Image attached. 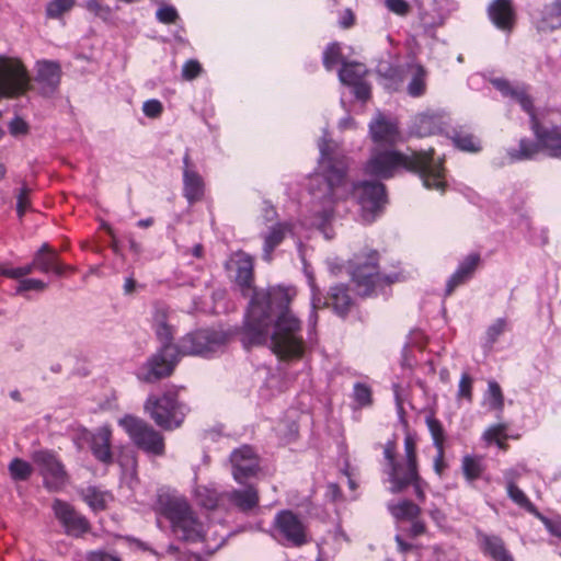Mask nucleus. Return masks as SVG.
<instances>
[{
	"instance_id": "1",
	"label": "nucleus",
	"mask_w": 561,
	"mask_h": 561,
	"mask_svg": "<svg viewBox=\"0 0 561 561\" xmlns=\"http://www.w3.org/2000/svg\"><path fill=\"white\" fill-rule=\"evenodd\" d=\"M318 146L320 158L310 182L312 225L324 231L333 218V205L351 194L356 196L364 220L373 221L386 204L385 186L378 182L351 184L347 180V158L325 138Z\"/></svg>"
},
{
	"instance_id": "2",
	"label": "nucleus",
	"mask_w": 561,
	"mask_h": 561,
	"mask_svg": "<svg viewBox=\"0 0 561 561\" xmlns=\"http://www.w3.org/2000/svg\"><path fill=\"white\" fill-rule=\"evenodd\" d=\"M242 342L245 346L270 342L271 351L286 363L302 359L309 351L298 318H245Z\"/></svg>"
},
{
	"instance_id": "3",
	"label": "nucleus",
	"mask_w": 561,
	"mask_h": 561,
	"mask_svg": "<svg viewBox=\"0 0 561 561\" xmlns=\"http://www.w3.org/2000/svg\"><path fill=\"white\" fill-rule=\"evenodd\" d=\"M492 83L503 95L518 102L531 118V128L537 144L522 140L519 151L514 158L531 159L541 149L549 157L561 160V107L548 110L541 118H538L534 113L533 100L524 87H512L508 81L503 79H494Z\"/></svg>"
},
{
	"instance_id": "4",
	"label": "nucleus",
	"mask_w": 561,
	"mask_h": 561,
	"mask_svg": "<svg viewBox=\"0 0 561 561\" xmlns=\"http://www.w3.org/2000/svg\"><path fill=\"white\" fill-rule=\"evenodd\" d=\"M399 167L419 174L426 188L444 192L446 187L443 160L434 158V150L411 151L410 154L393 150H375L367 161L365 172L382 179L392 176Z\"/></svg>"
},
{
	"instance_id": "5",
	"label": "nucleus",
	"mask_w": 561,
	"mask_h": 561,
	"mask_svg": "<svg viewBox=\"0 0 561 561\" xmlns=\"http://www.w3.org/2000/svg\"><path fill=\"white\" fill-rule=\"evenodd\" d=\"M236 257L234 280L242 296L248 299V316H288L296 289L283 286H254L252 257L244 252L236 253Z\"/></svg>"
},
{
	"instance_id": "6",
	"label": "nucleus",
	"mask_w": 561,
	"mask_h": 561,
	"mask_svg": "<svg viewBox=\"0 0 561 561\" xmlns=\"http://www.w3.org/2000/svg\"><path fill=\"white\" fill-rule=\"evenodd\" d=\"M385 473L391 483L390 492L401 493L411 482L419 479V461L416 439L412 434L404 437V456L402 459L397 457L396 440H388L383 446Z\"/></svg>"
},
{
	"instance_id": "7",
	"label": "nucleus",
	"mask_w": 561,
	"mask_h": 561,
	"mask_svg": "<svg viewBox=\"0 0 561 561\" xmlns=\"http://www.w3.org/2000/svg\"><path fill=\"white\" fill-rule=\"evenodd\" d=\"M180 388L171 386L161 394H150L145 401V411L162 430L172 431L180 427L188 408L179 399Z\"/></svg>"
},
{
	"instance_id": "8",
	"label": "nucleus",
	"mask_w": 561,
	"mask_h": 561,
	"mask_svg": "<svg viewBox=\"0 0 561 561\" xmlns=\"http://www.w3.org/2000/svg\"><path fill=\"white\" fill-rule=\"evenodd\" d=\"M350 273L360 296L375 295L399 279L398 275H381L378 272V253L370 251L355 255L350 262Z\"/></svg>"
},
{
	"instance_id": "9",
	"label": "nucleus",
	"mask_w": 561,
	"mask_h": 561,
	"mask_svg": "<svg viewBox=\"0 0 561 561\" xmlns=\"http://www.w3.org/2000/svg\"><path fill=\"white\" fill-rule=\"evenodd\" d=\"M159 504L163 515L171 522L173 531L183 540L196 541L203 536L187 501L182 496L160 495Z\"/></svg>"
},
{
	"instance_id": "10",
	"label": "nucleus",
	"mask_w": 561,
	"mask_h": 561,
	"mask_svg": "<svg viewBox=\"0 0 561 561\" xmlns=\"http://www.w3.org/2000/svg\"><path fill=\"white\" fill-rule=\"evenodd\" d=\"M229 337L230 334L221 330L199 329L184 335L175 347L181 356H206L224 346Z\"/></svg>"
},
{
	"instance_id": "11",
	"label": "nucleus",
	"mask_w": 561,
	"mask_h": 561,
	"mask_svg": "<svg viewBox=\"0 0 561 561\" xmlns=\"http://www.w3.org/2000/svg\"><path fill=\"white\" fill-rule=\"evenodd\" d=\"M118 424L126 431L131 440L142 450L154 456L164 454V438L144 420L134 415H125Z\"/></svg>"
},
{
	"instance_id": "12",
	"label": "nucleus",
	"mask_w": 561,
	"mask_h": 561,
	"mask_svg": "<svg viewBox=\"0 0 561 561\" xmlns=\"http://www.w3.org/2000/svg\"><path fill=\"white\" fill-rule=\"evenodd\" d=\"M30 82L28 73L19 59L0 56V100L24 94Z\"/></svg>"
},
{
	"instance_id": "13",
	"label": "nucleus",
	"mask_w": 561,
	"mask_h": 561,
	"mask_svg": "<svg viewBox=\"0 0 561 561\" xmlns=\"http://www.w3.org/2000/svg\"><path fill=\"white\" fill-rule=\"evenodd\" d=\"M175 346H161L157 353L151 355L142 365L138 378L147 383H154L170 377L180 359Z\"/></svg>"
},
{
	"instance_id": "14",
	"label": "nucleus",
	"mask_w": 561,
	"mask_h": 561,
	"mask_svg": "<svg viewBox=\"0 0 561 561\" xmlns=\"http://www.w3.org/2000/svg\"><path fill=\"white\" fill-rule=\"evenodd\" d=\"M33 460L39 467L44 484L49 491H59L66 485L68 474L55 454L39 450L34 454Z\"/></svg>"
},
{
	"instance_id": "15",
	"label": "nucleus",
	"mask_w": 561,
	"mask_h": 561,
	"mask_svg": "<svg viewBox=\"0 0 561 561\" xmlns=\"http://www.w3.org/2000/svg\"><path fill=\"white\" fill-rule=\"evenodd\" d=\"M277 538L290 546L300 547L307 542V528L291 511L279 512L274 519Z\"/></svg>"
},
{
	"instance_id": "16",
	"label": "nucleus",
	"mask_w": 561,
	"mask_h": 561,
	"mask_svg": "<svg viewBox=\"0 0 561 561\" xmlns=\"http://www.w3.org/2000/svg\"><path fill=\"white\" fill-rule=\"evenodd\" d=\"M53 511L56 518L64 526L66 534L78 537L89 530L90 526L87 518L78 514L69 503L55 500Z\"/></svg>"
},
{
	"instance_id": "17",
	"label": "nucleus",
	"mask_w": 561,
	"mask_h": 561,
	"mask_svg": "<svg viewBox=\"0 0 561 561\" xmlns=\"http://www.w3.org/2000/svg\"><path fill=\"white\" fill-rule=\"evenodd\" d=\"M352 304V298L343 285L332 287L324 300L317 296L316 288L312 285V308L316 312L328 309L337 313H346L351 311Z\"/></svg>"
},
{
	"instance_id": "18",
	"label": "nucleus",
	"mask_w": 561,
	"mask_h": 561,
	"mask_svg": "<svg viewBox=\"0 0 561 561\" xmlns=\"http://www.w3.org/2000/svg\"><path fill=\"white\" fill-rule=\"evenodd\" d=\"M230 461L233 467V478L237 482L243 483L244 480L254 476L259 470V459L252 447L244 445L236 449Z\"/></svg>"
},
{
	"instance_id": "19",
	"label": "nucleus",
	"mask_w": 561,
	"mask_h": 561,
	"mask_svg": "<svg viewBox=\"0 0 561 561\" xmlns=\"http://www.w3.org/2000/svg\"><path fill=\"white\" fill-rule=\"evenodd\" d=\"M60 66L57 62L42 60L36 64L35 82L43 95H51L60 83Z\"/></svg>"
},
{
	"instance_id": "20",
	"label": "nucleus",
	"mask_w": 561,
	"mask_h": 561,
	"mask_svg": "<svg viewBox=\"0 0 561 561\" xmlns=\"http://www.w3.org/2000/svg\"><path fill=\"white\" fill-rule=\"evenodd\" d=\"M369 131L373 140L378 145L393 146L400 140L397 124L386 119L381 114L369 124Z\"/></svg>"
},
{
	"instance_id": "21",
	"label": "nucleus",
	"mask_w": 561,
	"mask_h": 561,
	"mask_svg": "<svg viewBox=\"0 0 561 561\" xmlns=\"http://www.w3.org/2000/svg\"><path fill=\"white\" fill-rule=\"evenodd\" d=\"M488 14L493 24L506 32H511L515 23V11L512 0H493L488 8Z\"/></svg>"
},
{
	"instance_id": "22",
	"label": "nucleus",
	"mask_w": 561,
	"mask_h": 561,
	"mask_svg": "<svg viewBox=\"0 0 561 561\" xmlns=\"http://www.w3.org/2000/svg\"><path fill=\"white\" fill-rule=\"evenodd\" d=\"M477 540L481 551L494 561H514L501 537L477 530Z\"/></svg>"
},
{
	"instance_id": "23",
	"label": "nucleus",
	"mask_w": 561,
	"mask_h": 561,
	"mask_svg": "<svg viewBox=\"0 0 561 561\" xmlns=\"http://www.w3.org/2000/svg\"><path fill=\"white\" fill-rule=\"evenodd\" d=\"M112 430L108 425L99 427L90 439V447L93 456L103 463H111L113 455L111 450Z\"/></svg>"
},
{
	"instance_id": "24",
	"label": "nucleus",
	"mask_w": 561,
	"mask_h": 561,
	"mask_svg": "<svg viewBox=\"0 0 561 561\" xmlns=\"http://www.w3.org/2000/svg\"><path fill=\"white\" fill-rule=\"evenodd\" d=\"M34 265L36 270L42 273H54L56 275H62L66 265L59 261L58 253L53 250L47 243H44L34 255Z\"/></svg>"
},
{
	"instance_id": "25",
	"label": "nucleus",
	"mask_w": 561,
	"mask_h": 561,
	"mask_svg": "<svg viewBox=\"0 0 561 561\" xmlns=\"http://www.w3.org/2000/svg\"><path fill=\"white\" fill-rule=\"evenodd\" d=\"M444 117L434 112H425L415 116L411 126V134L417 137H426L442 130Z\"/></svg>"
},
{
	"instance_id": "26",
	"label": "nucleus",
	"mask_w": 561,
	"mask_h": 561,
	"mask_svg": "<svg viewBox=\"0 0 561 561\" xmlns=\"http://www.w3.org/2000/svg\"><path fill=\"white\" fill-rule=\"evenodd\" d=\"M295 233V226L290 222H278L273 226L264 236L263 259L271 262L274 249L283 242L287 234Z\"/></svg>"
},
{
	"instance_id": "27",
	"label": "nucleus",
	"mask_w": 561,
	"mask_h": 561,
	"mask_svg": "<svg viewBox=\"0 0 561 561\" xmlns=\"http://www.w3.org/2000/svg\"><path fill=\"white\" fill-rule=\"evenodd\" d=\"M226 501L243 513H248L259 505L260 496L257 490L249 485L243 490L225 492Z\"/></svg>"
},
{
	"instance_id": "28",
	"label": "nucleus",
	"mask_w": 561,
	"mask_h": 561,
	"mask_svg": "<svg viewBox=\"0 0 561 561\" xmlns=\"http://www.w3.org/2000/svg\"><path fill=\"white\" fill-rule=\"evenodd\" d=\"M480 261L479 254L468 255L463 262L460 263L457 271L450 276L447 283V294H451L456 287L468 280L476 271Z\"/></svg>"
},
{
	"instance_id": "29",
	"label": "nucleus",
	"mask_w": 561,
	"mask_h": 561,
	"mask_svg": "<svg viewBox=\"0 0 561 561\" xmlns=\"http://www.w3.org/2000/svg\"><path fill=\"white\" fill-rule=\"evenodd\" d=\"M184 196L190 203L199 201L204 194V182L202 176L192 169H184L183 172Z\"/></svg>"
},
{
	"instance_id": "30",
	"label": "nucleus",
	"mask_w": 561,
	"mask_h": 561,
	"mask_svg": "<svg viewBox=\"0 0 561 561\" xmlns=\"http://www.w3.org/2000/svg\"><path fill=\"white\" fill-rule=\"evenodd\" d=\"M561 26V1L547 4L541 11V18L537 21V28L548 32Z\"/></svg>"
},
{
	"instance_id": "31",
	"label": "nucleus",
	"mask_w": 561,
	"mask_h": 561,
	"mask_svg": "<svg viewBox=\"0 0 561 561\" xmlns=\"http://www.w3.org/2000/svg\"><path fill=\"white\" fill-rule=\"evenodd\" d=\"M389 512L398 520H413L421 514L419 505L410 500H402L396 504L388 505Z\"/></svg>"
},
{
	"instance_id": "32",
	"label": "nucleus",
	"mask_w": 561,
	"mask_h": 561,
	"mask_svg": "<svg viewBox=\"0 0 561 561\" xmlns=\"http://www.w3.org/2000/svg\"><path fill=\"white\" fill-rule=\"evenodd\" d=\"M84 502L94 511H104L111 495L96 486H88L81 492Z\"/></svg>"
},
{
	"instance_id": "33",
	"label": "nucleus",
	"mask_w": 561,
	"mask_h": 561,
	"mask_svg": "<svg viewBox=\"0 0 561 561\" xmlns=\"http://www.w3.org/2000/svg\"><path fill=\"white\" fill-rule=\"evenodd\" d=\"M461 469L468 481L479 479L485 469L483 457L478 455H466L462 458Z\"/></svg>"
},
{
	"instance_id": "34",
	"label": "nucleus",
	"mask_w": 561,
	"mask_h": 561,
	"mask_svg": "<svg viewBox=\"0 0 561 561\" xmlns=\"http://www.w3.org/2000/svg\"><path fill=\"white\" fill-rule=\"evenodd\" d=\"M483 439L488 444H495L501 450L506 451L508 449L507 438V426L505 424H496L490 426L483 433Z\"/></svg>"
},
{
	"instance_id": "35",
	"label": "nucleus",
	"mask_w": 561,
	"mask_h": 561,
	"mask_svg": "<svg viewBox=\"0 0 561 561\" xmlns=\"http://www.w3.org/2000/svg\"><path fill=\"white\" fill-rule=\"evenodd\" d=\"M366 73L364 65L358 62L343 64L339 78L342 83L353 85L362 81V78Z\"/></svg>"
},
{
	"instance_id": "36",
	"label": "nucleus",
	"mask_w": 561,
	"mask_h": 561,
	"mask_svg": "<svg viewBox=\"0 0 561 561\" xmlns=\"http://www.w3.org/2000/svg\"><path fill=\"white\" fill-rule=\"evenodd\" d=\"M507 494L510 499L519 507L535 516H539L537 507L529 501L524 491L520 490L513 481L507 483Z\"/></svg>"
},
{
	"instance_id": "37",
	"label": "nucleus",
	"mask_w": 561,
	"mask_h": 561,
	"mask_svg": "<svg viewBox=\"0 0 561 561\" xmlns=\"http://www.w3.org/2000/svg\"><path fill=\"white\" fill-rule=\"evenodd\" d=\"M197 499L199 504L208 510H214L226 501L225 493L219 494L216 490L208 488L198 489Z\"/></svg>"
},
{
	"instance_id": "38",
	"label": "nucleus",
	"mask_w": 561,
	"mask_h": 561,
	"mask_svg": "<svg viewBox=\"0 0 561 561\" xmlns=\"http://www.w3.org/2000/svg\"><path fill=\"white\" fill-rule=\"evenodd\" d=\"M453 140L456 147L462 151L478 152L481 150L480 141L472 134L457 133Z\"/></svg>"
},
{
	"instance_id": "39",
	"label": "nucleus",
	"mask_w": 561,
	"mask_h": 561,
	"mask_svg": "<svg viewBox=\"0 0 561 561\" xmlns=\"http://www.w3.org/2000/svg\"><path fill=\"white\" fill-rule=\"evenodd\" d=\"M425 70L422 66H415V72L408 85V92L411 96H420L425 92Z\"/></svg>"
},
{
	"instance_id": "40",
	"label": "nucleus",
	"mask_w": 561,
	"mask_h": 561,
	"mask_svg": "<svg viewBox=\"0 0 561 561\" xmlns=\"http://www.w3.org/2000/svg\"><path fill=\"white\" fill-rule=\"evenodd\" d=\"M75 3V0H50L46 7V14L51 19L60 18L64 13L70 11Z\"/></svg>"
},
{
	"instance_id": "41",
	"label": "nucleus",
	"mask_w": 561,
	"mask_h": 561,
	"mask_svg": "<svg viewBox=\"0 0 561 561\" xmlns=\"http://www.w3.org/2000/svg\"><path fill=\"white\" fill-rule=\"evenodd\" d=\"M426 424L432 435L435 448H444L445 432L442 423L433 415H430L426 417Z\"/></svg>"
},
{
	"instance_id": "42",
	"label": "nucleus",
	"mask_w": 561,
	"mask_h": 561,
	"mask_svg": "<svg viewBox=\"0 0 561 561\" xmlns=\"http://www.w3.org/2000/svg\"><path fill=\"white\" fill-rule=\"evenodd\" d=\"M488 402L492 410L501 411L504 407V397L500 385L496 381H489Z\"/></svg>"
},
{
	"instance_id": "43",
	"label": "nucleus",
	"mask_w": 561,
	"mask_h": 561,
	"mask_svg": "<svg viewBox=\"0 0 561 561\" xmlns=\"http://www.w3.org/2000/svg\"><path fill=\"white\" fill-rule=\"evenodd\" d=\"M9 470L14 480H26L32 474L31 465L19 458L10 462Z\"/></svg>"
},
{
	"instance_id": "44",
	"label": "nucleus",
	"mask_w": 561,
	"mask_h": 561,
	"mask_svg": "<svg viewBox=\"0 0 561 561\" xmlns=\"http://www.w3.org/2000/svg\"><path fill=\"white\" fill-rule=\"evenodd\" d=\"M156 333L162 344L161 346H176L172 343L174 335L173 329L165 321L161 320L157 323Z\"/></svg>"
},
{
	"instance_id": "45",
	"label": "nucleus",
	"mask_w": 561,
	"mask_h": 561,
	"mask_svg": "<svg viewBox=\"0 0 561 561\" xmlns=\"http://www.w3.org/2000/svg\"><path fill=\"white\" fill-rule=\"evenodd\" d=\"M88 11L103 21L110 20L112 10L108 5L102 4L99 0H88L84 4Z\"/></svg>"
},
{
	"instance_id": "46",
	"label": "nucleus",
	"mask_w": 561,
	"mask_h": 561,
	"mask_svg": "<svg viewBox=\"0 0 561 561\" xmlns=\"http://www.w3.org/2000/svg\"><path fill=\"white\" fill-rule=\"evenodd\" d=\"M341 49L337 44H331L327 47L323 55V65L328 70H332L333 67L340 61Z\"/></svg>"
},
{
	"instance_id": "47",
	"label": "nucleus",
	"mask_w": 561,
	"mask_h": 561,
	"mask_svg": "<svg viewBox=\"0 0 561 561\" xmlns=\"http://www.w3.org/2000/svg\"><path fill=\"white\" fill-rule=\"evenodd\" d=\"M354 399L362 407L371 404V389L365 383H356L354 386Z\"/></svg>"
},
{
	"instance_id": "48",
	"label": "nucleus",
	"mask_w": 561,
	"mask_h": 561,
	"mask_svg": "<svg viewBox=\"0 0 561 561\" xmlns=\"http://www.w3.org/2000/svg\"><path fill=\"white\" fill-rule=\"evenodd\" d=\"M30 195H31V188L27 186H23L20 192L16 195V211L19 217H22L26 209L28 208L31 202H30Z\"/></svg>"
},
{
	"instance_id": "49",
	"label": "nucleus",
	"mask_w": 561,
	"mask_h": 561,
	"mask_svg": "<svg viewBox=\"0 0 561 561\" xmlns=\"http://www.w3.org/2000/svg\"><path fill=\"white\" fill-rule=\"evenodd\" d=\"M35 268L36 267L34 265V261H32V263L28 265H25L23 267H18V268H5L0 265V274L11 277V278H21L25 275L31 274L33 272V270H35Z\"/></svg>"
},
{
	"instance_id": "50",
	"label": "nucleus",
	"mask_w": 561,
	"mask_h": 561,
	"mask_svg": "<svg viewBox=\"0 0 561 561\" xmlns=\"http://www.w3.org/2000/svg\"><path fill=\"white\" fill-rule=\"evenodd\" d=\"M45 288H46V284L43 280L27 278V279H22L19 283L16 291L18 293L30 291V290L42 291Z\"/></svg>"
},
{
	"instance_id": "51",
	"label": "nucleus",
	"mask_w": 561,
	"mask_h": 561,
	"mask_svg": "<svg viewBox=\"0 0 561 561\" xmlns=\"http://www.w3.org/2000/svg\"><path fill=\"white\" fill-rule=\"evenodd\" d=\"M458 397L466 398L468 401L472 399V378L467 373L460 378Z\"/></svg>"
},
{
	"instance_id": "52",
	"label": "nucleus",
	"mask_w": 561,
	"mask_h": 561,
	"mask_svg": "<svg viewBox=\"0 0 561 561\" xmlns=\"http://www.w3.org/2000/svg\"><path fill=\"white\" fill-rule=\"evenodd\" d=\"M157 19L164 24L174 23L178 19V12L173 7L164 5L158 9Z\"/></svg>"
},
{
	"instance_id": "53",
	"label": "nucleus",
	"mask_w": 561,
	"mask_h": 561,
	"mask_svg": "<svg viewBox=\"0 0 561 561\" xmlns=\"http://www.w3.org/2000/svg\"><path fill=\"white\" fill-rule=\"evenodd\" d=\"M9 131L12 136L15 137L20 135H26L28 133V125L23 118L15 116L9 123Z\"/></svg>"
},
{
	"instance_id": "54",
	"label": "nucleus",
	"mask_w": 561,
	"mask_h": 561,
	"mask_svg": "<svg viewBox=\"0 0 561 561\" xmlns=\"http://www.w3.org/2000/svg\"><path fill=\"white\" fill-rule=\"evenodd\" d=\"M163 106L158 100H148L142 105L144 114L147 117L156 118L161 115Z\"/></svg>"
},
{
	"instance_id": "55",
	"label": "nucleus",
	"mask_w": 561,
	"mask_h": 561,
	"mask_svg": "<svg viewBox=\"0 0 561 561\" xmlns=\"http://www.w3.org/2000/svg\"><path fill=\"white\" fill-rule=\"evenodd\" d=\"M202 71V67L196 60H188L184 64L182 75L185 79L192 80L196 78Z\"/></svg>"
},
{
	"instance_id": "56",
	"label": "nucleus",
	"mask_w": 561,
	"mask_h": 561,
	"mask_svg": "<svg viewBox=\"0 0 561 561\" xmlns=\"http://www.w3.org/2000/svg\"><path fill=\"white\" fill-rule=\"evenodd\" d=\"M386 7L393 13L405 15L409 12V4L404 0H386Z\"/></svg>"
},
{
	"instance_id": "57",
	"label": "nucleus",
	"mask_w": 561,
	"mask_h": 561,
	"mask_svg": "<svg viewBox=\"0 0 561 561\" xmlns=\"http://www.w3.org/2000/svg\"><path fill=\"white\" fill-rule=\"evenodd\" d=\"M436 456L434 458V471L437 476L442 477L448 467L445 461V448H436Z\"/></svg>"
},
{
	"instance_id": "58",
	"label": "nucleus",
	"mask_w": 561,
	"mask_h": 561,
	"mask_svg": "<svg viewBox=\"0 0 561 561\" xmlns=\"http://www.w3.org/2000/svg\"><path fill=\"white\" fill-rule=\"evenodd\" d=\"M537 517L543 523V525L546 526V528L548 529V531L550 534H552L553 536H557V537H561V526L560 525H558L557 523L542 516L540 513H539V516H537Z\"/></svg>"
},
{
	"instance_id": "59",
	"label": "nucleus",
	"mask_w": 561,
	"mask_h": 561,
	"mask_svg": "<svg viewBox=\"0 0 561 561\" xmlns=\"http://www.w3.org/2000/svg\"><path fill=\"white\" fill-rule=\"evenodd\" d=\"M505 321L500 319L492 327L489 328L488 335L490 341L493 343L496 337L504 331Z\"/></svg>"
},
{
	"instance_id": "60",
	"label": "nucleus",
	"mask_w": 561,
	"mask_h": 561,
	"mask_svg": "<svg viewBox=\"0 0 561 561\" xmlns=\"http://www.w3.org/2000/svg\"><path fill=\"white\" fill-rule=\"evenodd\" d=\"M412 522V525L409 529V534L410 536L412 537H419L421 535H423L425 531H426V526L424 524V522H422L421 519L415 518Z\"/></svg>"
},
{
	"instance_id": "61",
	"label": "nucleus",
	"mask_w": 561,
	"mask_h": 561,
	"mask_svg": "<svg viewBox=\"0 0 561 561\" xmlns=\"http://www.w3.org/2000/svg\"><path fill=\"white\" fill-rule=\"evenodd\" d=\"M353 87H354V93L357 99L365 101L369 98L370 89L367 84L359 81L358 83L353 84Z\"/></svg>"
},
{
	"instance_id": "62",
	"label": "nucleus",
	"mask_w": 561,
	"mask_h": 561,
	"mask_svg": "<svg viewBox=\"0 0 561 561\" xmlns=\"http://www.w3.org/2000/svg\"><path fill=\"white\" fill-rule=\"evenodd\" d=\"M88 559L89 561H119L116 557L102 551L91 552Z\"/></svg>"
},
{
	"instance_id": "63",
	"label": "nucleus",
	"mask_w": 561,
	"mask_h": 561,
	"mask_svg": "<svg viewBox=\"0 0 561 561\" xmlns=\"http://www.w3.org/2000/svg\"><path fill=\"white\" fill-rule=\"evenodd\" d=\"M410 486H413L417 500L421 502H424L425 501V492H424L423 480H422L421 476H419V479L415 482H411Z\"/></svg>"
},
{
	"instance_id": "64",
	"label": "nucleus",
	"mask_w": 561,
	"mask_h": 561,
	"mask_svg": "<svg viewBox=\"0 0 561 561\" xmlns=\"http://www.w3.org/2000/svg\"><path fill=\"white\" fill-rule=\"evenodd\" d=\"M136 282L134 278L131 277H128L125 279V283H124V291L125 294H133L136 289Z\"/></svg>"
}]
</instances>
